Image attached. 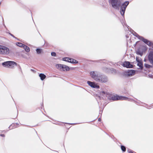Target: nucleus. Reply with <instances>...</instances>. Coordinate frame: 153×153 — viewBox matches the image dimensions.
Returning <instances> with one entry per match:
<instances>
[{"label": "nucleus", "mask_w": 153, "mask_h": 153, "mask_svg": "<svg viewBox=\"0 0 153 153\" xmlns=\"http://www.w3.org/2000/svg\"><path fill=\"white\" fill-rule=\"evenodd\" d=\"M146 60L145 59H144V61H145V62H146Z\"/></svg>", "instance_id": "nucleus-37"}, {"label": "nucleus", "mask_w": 153, "mask_h": 153, "mask_svg": "<svg viewBox=\"0 0 153 153\" xmlns=\"http://www.w3.org/2000/svg\"><path fill=\"white\" fill-rule=\"evenodd\" d=\"M14 125V124H12L9 127V128H10V129H12L13 128V126Z\"/></svg>", "instance_id": "nucleus-27"}, {"label": "nucleus", "mask_w": 153, "mask_h": 153, "mask_svg": "<svg viewBox=\"0 0 153 153\" xmlns=\"http://www.w3.org/2000/svg\"><path fill=\"white\" fill-rule=\"evenodd\" d=\"M121 148L123 152H125L126 151V148L125 146L123 145H121Z\"/></svg>", "instance_id": "nucleus-23"}, {"label": "nucleus", "mask_w": 153, "mask_h": 153, "mask_svg": "<svg viewBox=\"0 0 153 153\" xmlns=\"http://www.w3.org/2000/svg\"><path fill=\"white\" fill-rule=\"evenodd\" d=\"M90 74L91 77L94 80L97 81L100 74L97 71H92L90 72Z\"/></svg>", "instance_id": "nucleus-6"}, {"label": "nucleus", "mask_w": 153, "mask_h": 153, "mask_svg": "<svg viewBox=\"0 0 153 153\" xmlns=\"http://www.w3.org/2000/svg\"><path fill=\"white\" fill-rule=\"evenodd\" d=\"M9 34L12 36H13V37L15 38V36H13V35L12 34L10 33H9Z\"/></svg>", "instance_id": "nucleus-31"}, {"label": "nucleus", "mask_w": 153, "mask_h": 153, "mask_svg": "<svg viewBox=\"0 0 153 153\" xmlns=\"http://www.w3.org/2000/svg\"><path fill=\"white\" fill-rule=\"evenodd\" d=\"M31 70L32 71H34V70H33V69H31Z\"/></svg>", "instance_id": "nucleus-35"}, {"label": "nucleus", "mask_w": 153, "mask_h": 153, "mask_svg": "<svg viewBox=\"0 0 153 153\" xmlns=\"http://www.w3.org/2000/svg\"><path fill=\"white\" fill-rule=\"evenodd\" d=\"M136 53L138 55H140L141 56H142L143 54V52L139 50H138L136 51Z\"/></svg>", "instance_id": "nucleus-21"}, {"label": "nucleus", "mask_w": 153, "mask_h": 153, "mask_svg": "<svg viewBox=\"0 0 153 153\" xmlns=\"http://www.w3.org/2000/svg\"><path fill=\"white\" fill-rule=\"evenodd\" d=\"M69 124H72V123H69ZM75 124H76V123H75Z\"/></svg>", "instance_id": "nucleus-36"}, {"label": "nucleus", "mask_w": 153, "mask_h": 153, "mask_svg": "<svg viewBox=\"0 0 153 153\" xmlns=\"http://www.w3.org/2000/svg\"><path fill=\"white\" fill-rule=\"evenodd\" d=\"M108 81V79L106 76L100 74L97 82L101 83H105Z\"/></svg>", "instance_id": "nucleus-7"}, {"label": "nucleus", "mask_w": 153, "mask_h": 153, "mask_svg": "<svg viewBox=\"0 0 153 153\" xmlns=\"http://www.w3.org/2000/svg\"><path fill=\"white\" fill-rule=\"evenodd\" d=\"M37 53L38 54H39L41 53L42 51V49L39 48H37L36 50Z\"/></svg>", "instance_id": "nucleus-22"}, {"label": "nucleus", "mask_w": 153, "mask_h": 153, "mask_svg": "<svg viewBox=\"0 0 153 153\" xmlns=\"http://www.w3.org/2000/svg\"><path fill=\"white\" fill-rule=\"evenodd\" d=\"M112 70H113V71L114 72H116V70H115V69H112Z\"/></svg>", "instance_id": "nucleus-34"}, {"label": "nucleus", "mask_w": 153, "mask_h": 153, "mask_svg": "<svg viewBox=\"0 0 153 153\" xmlns=\"http://www.w3.org/2000/svg\"><path fill=\"white\" fill-rule=\"evenodd\" d=\"M137 65L140 67V69H142L143 68V63L140 62H140H138L137 64Z\"/></svg>", "instance_id": "nucleus-17"}, {"label": "nucleus", "mask_w": 153, "mask_h": 153, "mask_svg": "<svg viewBox=\"0 0 153 153\" xmlns=\"http://www.w3.org/2000/svg\"><path fill=\"white\" fill-rule=\"evenodd\" d=\"M10 50L8 48L0 45V54L7 55L9 53Z\"/></svg>", "instance_id": "nucleus-5"}, {"label": "nucleus", "mask_w": 153, "mask_h": 153, "mask_svg": "<svg viewBox=\"0 0 153 153\" xmlns=\"http://www.w3.org/2000/svg\"><path fill=\"white\" fill-rule=\"evenodd\" d=\"M128 153H136L135 152H133L131 150H128Z\"/></svg>", "instance_id": "nucleus-28"}, {"label": "nucleus", "mask_w": 153, "mask_h": 153, "mask_svg": "<svg viewBox=\"0 0 153 153\" xmlns=\"http://www.w3.org/2000/svg\"><path fill=\"white\" fill-rule=\"evenodd\" d=\"M136 60L138 62H140V61L139 59H137V58H136Z\"/></svg>", "instance_id": "nucleus-32"}, {"label": "nucleus", "mask_w": 153, "mask_h": 153, "mask_svg": "<svg viewBox=\"0 0 153 153\" xmlns=\"http://www.w3.org/2000/svg\"><path fill=\"white\" fill-rule=\"evenodd\" d=\"M109 3L112 7L115 9L119 10L120 8V12L121 15L124 17L126 8L129 3L128 1H126L122 4V0H109Z\"/></svg>", "instance_id": "nucleus-1"}, {"label": "nucleus", "mask_w": 153, "mask_h": 153, "mask_svg": "<svg viewBox=\"0 0 153 153\" xmlns=\"http://www.w3.org/2000/svg\"><path fill=\"white\" fill-rule=\"evenodd\" d=\"M16 45L18 46L19 47L23 48L24 47V45H25L20 42H18Z\"/></svg>", "instance_id": "nucleus-20"}, {"label": "nucleus", "mask_w": 153, "mask_h": 153, "mask_svg": "<svg viewBox=\"0 0 153 153\" xmlns=\"http://www.w3.org/2000/svg\"><path fill=\"white\" fill-rule=\"evenodd\" d=\"M149 61L153 66V51H149L148 56Z\"/></svg>", "instance_id": "nucleus-8"}, {"label": "nucleus", "mask_w": 153, "mask_h": 153, "mask_svg": "<svg viewBox=\"0 0 153 153\" xmlns=\"http://www.w3.org/2000/svg\"><path fill=\"white\" fill-rule=\"evenodd\" d=\"M2 65L4 67H10L11 68H13L14 66H17V64L13 61H9L3 62Z\"/></svg>", "instance_id": "nucleus-3"}, {"label": "nucleus", "mask_w": 153, "mask_h": 153, "mask_svg": "<svg viewBox=\"0 0 153 153\" xmlns=\"http://www.w3.org/2000/svg\"><path fill=\"white\" fill-rule=\"evenodd\" d=\"M56 67L59 70L63 71H68L70 69L68 66L64 65L57 64L56 65Z\"/></svg>", "instance_id": "nucleus-4"}, {"label": "nucleus", "mask_w": 153, "mask_h": 153, "mask_svg": "<svg viewBox=\"0 0 153 153\" xmlns=\"http://www.w3.org/2000/svg\"><path fill=\"white\" fill-rule=\"evenodd\" d=\"M88 84L91 87L93 88H99L100 86L97 85L96 83L94 82H92L90 81H88L87 82Z\"/></svg>", "instance_id": "nucleus-9"}, {"label": "nucleus", "mask_w": 153, "mask_h": 153, "mask_svg": "<svg viewBox=\"0 0 153 153\" xmlns=\"http://www.w3.org/2000/svg\"><path fill=\"white\" fill-rule=\"evenodd\" d=\"M100 94L101 95L103 96L104 97H106L107 95L108 94L107 92H106L104 91H101L100 92Z\"/></svg>", "instance_id": "nucleus-16"}, {"label": "nucleus", "mask_w": 153, "mask_h": 153, "mask_svg": "<svg viewBox=\"0 0 153 153\" xmlns=\"http://www.w3.org/2000/svg\"><path fill=\"white\" fill-rule=\"evenodd\" d=\"M141 40L149 47H151L153 45V43L151 41L144 38L143 37Z\"/></svg>", "instance_id": "nucleus-10"}, {"label": "nucleus", "mask_w": 153, "mask_h": 153, "mask_svg": "<svg viewBox=\"0 0 153 153\" xmlns=\"http://www.w3.org/2000/svg\"><path fill=\"white\" fill-rule=\"evenodd\" d=\"M68 62L72 63H77L78 61H77L76 60L73 59L69 58V59Z\"/></svg>", "instance_id": "nucleus-13"}, {"label": "nucleus", "mask_w": 153, "mask_h": 153, "mask_svg": "<svg viewBox=\"0 0 153 153\" xmlns=\"http://www.w3.org/2000/svg\"><path fill=\"white\" fill-rule=\"evenodd\" d=\"M122 25H123V26L124 27V26H126V27H127V28L129 29V28H128V27H129L124 22H123V23H122Z\"/></svg>", "instance_id": "nucleus-26"}, {"label": "nucleus", "mask_w": 153, "mask_h": 153, "mask_svg": "<svg viewBox=\"0 0 153 153\" xmlns=\"http://www.w3.org/2000/svg\"><path fill=\"white\" fill-rule=\"evenodd\" d=\"M123 66L124 67L127 68H132L133 67V65L131 64L130 62L128 61H125L123 62Z\"/></svg>", "instance_id": "nucleus-11"}, {"label": "nucleus", "mask_w": 153, "mask_h": 153, "mask_svg": "<svg viewBox=\"0 0 153 153\" xmlns=\"http://www.w3.org/2000/svg\"><path fill=\"white\" fill-rule=\"evenodd\" d=\"M108 98L110 100H127L128 99V98L126 97L119 96L117 95L115 96L112 95H110L109 97H108Z\"/></svg>", "instance_id": "nucleus-2"}, {"label": "nucleus", "mask_w": 153, "mask_h": 153, "mask_svg": "<svg viewBox=\"0 0 153 153\" xmlns=\"http://www.w3.org/2000/svg\"><path fill=\"white\" fill-rule=\"evenodd\" d=\"M135 74V71L133 70H129L126 73V75L128 76H132Z\"/></svg>", "instance_id": "nucleus-12"}, {"label": "nucleus", "mask_w": 153, "mask_h": 153, "mask_svg": "<svg viewBox=\"0 0 153 153\" xmlns=\"http://www.w3.org/2000/svg\"><path fill=\"white\" fill-rule=\"evenodd\" d=\"M0 136L2 137H5V135L4 134H1L0 135Z\"/></svg>", "instance_id": "nucleus-29"}, {"label": "nucleus", "mask_w": 153, "mask_h": 153, "mask_svg": "<svg viewBox=\"0 0 153 153\" xmlns=\"http://www.w3.org/2000/svg\"><path fill=\"white\" fill-rule=\"evenodd\" d=\"M51 55L52 56H56V53L54 52H52L51 53Z\"/></svg>", "instance_id": "nucleus-25"}, {"label": "nucleus", "mask_w": 153, "mask_h": 153, "mask_svg": "<svg viewBox=\"0 0 153 153\" xmlns=\"http://www.w3.org/2000/svg\"><path fill=\"white\" fill-rule=\"evenodd\" d=\"M102 110H100V111H99V114H101L102 113Z\"/></svg>", "instance_id": "nucleus-30"}, {"label": "nucleus", "mask_w": 153, "mask_h": 153, "mask_svg": "<svg viewBox=\"0 0 153 153\" xmlns=\"http://www.w3.org/2000/svg\"><path fill=\"white\" fill-rule=\"evenodd\" d=\"M23 48L25 49V51L27 52H29L30 51V49L29 47L25 45H24V47Z\"/></svg>", "instance_id": "nucleus-18"}, {"label": "nucleus", "mask_w": 153, "mask_h": 153, "mask_svg": "<svg viewBox=\"0 0 153 153\" xmlns=\"http://www.w3.org/2000/svg\"><path fill=\"white\" fill-rule=\"evenodd\" d=\"M63 60L68 62L69 58L65 57L63 58Z\"/></svg>", "instance_id": "nucleus-24"}, {"label": "nucleus", "mask_w": 153, "mask_h": 153, "mask_svg": "<svg viewBox=\"0 0 153 153\" xmlns=\"http://www.w3.org/2000/svg\"><path fill=\"white\" fill-rule=\"evenodd\" d=\"M133 35L136 37H137L138 39L141 40L143 37L139 36L138 34L134 32L133 33Z\"/></svg>", "instance_id": "nucleus-15"}, {"label": "nucleus", "mask_w": 153, "mask_h": 153, "mask_svg": "<svg viewBox=\"0 0 153 153\" xmlns=\"http://www.w3.org/2000/svg\"><path fill=\"white\" fill-rule=\"evenodd\" d=\"M144 66L147 68H150L152 67V66L149 65L147 63H145L144 64Z\"/></svg>", "instance_id": "nucleus-19"}, {"label": "nucleus", "mask_w": 153, "mask_h": 153, "mask_svg": "<svg viewBox=\"0 0 153 153\" xmlns=\"http://www.w3.org/2000/svg\"><path fill=\"white\" fill-rule=\"evenodd\" d=\"M39 76L40 78V79L42 80H43L46 77V76L44 74H40L39 75Z\"/></svg>", "instance_id": "nucleus-14"}, {"label": "nucleus", "mask_w": 153, "mask_h": 153, "mask_svg": "<svg viewBox=\"0 0 153 153\" xmlns=\"http://www.w3.org/2000/svg\"><path fill=\"white\" fill-rule=\"evenodd\" d=\"M98 121H101V119L100 118H99L98 119Z\"/></svg>", "instance_id": "nucleus-33"}, {"label": "nucleus", "mask_w": 153, "mask_h": 153, "mask_svg": "<svg viewBox=\"0 0 153 153\" xmlns=\"http://www.w3.org/2000/svg\"><path fill=\"white\" fill-rule=\"evenodd\" d=\"M66 123V124H68V123Z\"/></svg>", "instance_id": "nucleus-38"}]
</instances>
